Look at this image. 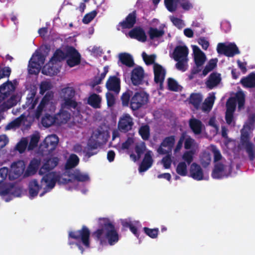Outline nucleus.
<instances>
[{
    "instance_id": "obj_1",
    "label": "nucleus",
    "mask_w": 255,
    "mask_h": 255,
    "mask_svg": "<svg viewBox=\"0 0 255 255\" xmlns=\"http://www.w3.org/2000/svg\"><path fill=\"white\" fill-rule=\"evenodd\" d=\"M98 223L99 228L93 233L95 239L101 245L114 246L117 244L120 236L113 222L109 218H99Z\"/></svg>"
},
{
    "instance_id": "obj_60",
    "label": "nucleus",
    "mask_w": 255,
    "mask_h": 255,
    "mask_svg": "<svg viewBox=\"0 0 255 255\" xmlns=\"http://www.w3.org/2000/svg\"><path fill=\"white\" fill-rule=\"evenodd\" d=\"M185 137L186 133H182L181 136H180L179 139L178 141V142L176 145L175 148L174 149L175 152H177L181 149V148L182 147L183 142L185 139Z\"/></svg>"
},
{
    "instance_id": "obj_62",
    "label": "nucleus",
    "mask_w": 255,
    "mask_h": 255,
    "mask_svg": "<svg viewBox=\"0 0 255 255\" xmlns=\"http://www.w3.org/2000/svg\"><path fill=\"white\" fill-rule=\"evenodd\" d=\"M106 97L108 106H113L115 104V98L114 95L110 92H108L106 94Z\"/></svg>"
},
{
    "instance_id": "obj_15",
    "label": "nucleus",
    "mask_w": 255,
    "mask_h": 255,
    "mask_svg": "<svg viewBox=\"0 0 255 255\" xmlns=\"http://www.w3.org/2000/svg\"><path fill=\"white\" fill-rule=\"evenodd\" d=\"M144 78V70L141 67L134 68L131 74V80L132 84L138 86L142 84Z\"/></svg>"
},
{
    "instance_id": "obj_32",
    "label": "nucleus",
    "mask_w": 255,
    "mask_h": 255,
    "mask_svg": "<svg viewBox=\"0 0 255 255\" xmlns=\"http://www.w3.org/2000/svg\"><path fill=\"white\" fill-rule=\"evenodd\" d=\"M165 34L163 29H158L156 28L150 27L148 31V34L151 40L162 37Z\"/></svg>"
},
{
    "instance_id": "obj_44",
    "label": "nucleus",
    "mask_w": 255,
    "mask_h": 255,
    "mask_svg": "<svg viewBox=\"0 0 255 255\" xmlns=\"http://www.w3.org/2000/svg\"><path fill=\"white\" fill-rule=\"evenodd\" d=\"M108 72V67L104 68V72L102 73L100 76H95L92 82V86L95 87L101 83L103 80L105 78L106 74Z\"/></svg>"
},
{
    "instance_id": "obj_17",
    "label": "nucleus",
    "mask_w": 255,
    "mask_h": 255,
    "mask_svg": "<svg viewBox=\"0 0 255 255\" xmlns=\"http://www.w3.org/2000/svg\"><path fill=\"white\" fill-rule=\"evenodd\" d=\"M153 162V160L152 157V151L148 150L144 154L143 159L139 166V172H143L147 170L152 166Z\"/></svg>"
},
{
    "instance_id": "obj_46",
    "label": "nucleus",
    "mask_w": 255,
    "mask_h": 255,
    "mask_svg": "<svg viewBox=\"0 0 255 255\" xmlns=\"http://www.w3.org/2000/svg\"><path fill=\"white\" fill-rule=\"evenodd\" d=\"M227 110L226 112L234 113L236 108V99L230 98L226 103Z\"/></svg>"
},
{
    "instance_id": "obj_5",
    "label": "nucleus",
    "mask_w": 255,
    "mask_h": 255,
    "mask_svg": "<svg viewBox=\"0 0 255 255\" xmlns=\"http://www.w3.org/2000/svg\"><path fill=\"white\" fill-rule=\"evenodd\" d=\"M58 142L59 138L56 135H48L41 143L39 148L43 153L50 154L55 149Z\"/></svg>"
},
{
    "instance_id": "obj_52",
    "label": "nucleus",
    "mask_w": 255,
    "mask_h": 255,
    "mask_svg": "<svg viewBox=\"0 0 255 255\" xmlns=\"http://www.w3.org/2000/svg\"><path fill=\"white\" fill-rule=\"evenodd\" d=\"M39 140V135L36 134L33 135L31 136L29 144L28 145V150H31L34 149L37 146Z\"/></svg>"
},
{
    "instance_id": "obj_9",
    "label": "nucleus",
    "mask_w": 255,
    "mask_h": 255,
    "mask_svg": "<svg viewBox=\"0 0 255 255\" xmlns=\"http://www.w3.org/2000/svg\"><path fill=\"white\" fill-rule=\"evenodd\" d=\"M67 65L73 67L79 65L81 62V55L78 51L73 46L67 47Z\"/></svg>"
},
{
    "instance_id": "obj_19",
    "label": "nucleus",
    "mask_w": 255,
    "mask_h": 255,
    "mask_svg": "<svg viewBox=\"0 0 255 255\" xmlns=\"http://www.w3.org/2000/svg\"><path fill=\"white\" fill-rule=\"evenodd\" d=\"M128 35L130 38L142 42H145L147 40V36L144 30L140 27H135L131 29L128 32Z\"/></svg>"
},
{
    "instance_id": "obj_36",
    "label": "nucleus",
    "mask_w": 255,
    "mask_h": 255,
    "mask_svg": "<svg viewBox=\"0 0 255 255\" xmlns=\"http://www.w3.org/2000/svg\"><path fill=\"white\" fill-rule=\"evenodd\" d=\"M41 66L35 63V61L31 58L29 61L28 73L30 74H38L40 71Z\"/></svg>"
},
{
    "instance_id": "obj_63",
    "label": "nucleus",
    "mask_w": 255,
    "mask_h": 255,
    "mask_svg": "<svg viewBox=\"0 0 255 255\" xmlns=\"http://www.w3.org/2000/svg\"><path fill=\"white\" fill-rule=\"evenodd\" d=\"M11 73V69L9 67H5L0 69V80L4 77H8Z\"/></svg>"
},
{
    "instance_id": "obj_57",
    "label": "nucleus",
    "mask_w": 255,
    "mask_h": 255,
    "mask_svg": "<svg viewBox=\"0 0 255 255\" xmlns=\"http://www.w3.org/2000/svg\"><path fill=\"white\" fill-rule=\"evenodd\" d=\"M167 154L163 157L161 160V162L163 165L164 168L168 169L171 167L172 159L170 154L167 153Z\"/></svg>"
},
{
    "instance_id": "obj_48",
    "label": "nucleus",
    "mask_w": 255,
    "mask_h": 255,
    "mask_svg": "<svg viewBox=\"0 0 255 255\" xmlns=\"http://www.w3.org/2000/svg\"><path fill=\"white\" fill-rule=\"evenodd\" d=\"M45 58V55L37 52L36 54H33L31 58L35 61V63L41 67L44 64Z\"/></svg>"
},
{
    "instance_id": "obj_53",
    "label": "nucleus",
    "mask_w": 255,
    "mask_h": 255,
    "mask_svg": "<svg viewBox=\"0 0 255 255\" xmlns=\"http://www.w3.org/2000/svg\"><path fill=\"white\" fill-rule=\"evenodd\" d=\"M27 144V140L23 138L16 144L15 149L18 151L20 153H22L25 150Z\"/></svg>"
},
{
    "instance_id": "obj_43",
    "label": "nucleus",
    "mask_w": 255,
    "mask_h": 255,
    "mask_svg": "<svg viewBox=\"0 0 255 255\" xmlns=\"http://www.w3.org/2000/svg\"><path fill=\"white\" fill-rule=\"evenodd\" d=\"M63 94V100L73 99L75 95V91L72 87H66L62 90Z\"/></svg>"
},
{
    "instance_id": "obj_55",
    "label": "nucleus",
    "mask_w": 255,
    "mask_h": 255,
    "mask_svg": "<svg viewBox=\"0 0 255 255\" xmlns=\"http://www.w3.org/2000/svg\"><path fill=\"white\" fill-rule=\"evenodd\" d=\"M97 14V12L95 10L87 13L84 16L82 22L85 24H88L96 16Z\"/></svg>"
},
{
    "instance_id": "obj_40",
    "label": "nucleus",
    "mask_w": 255,
    "mask_h": 255,
    "mask_svg": "<svg viewBox=\"0 0 255 255\" xmlns=\"http://www.w3.org/2000/svg\"><path fill=\"white\" fill-rule=\"evenodd\" d=\"M217 62L218 60L216 58L210 60L203 69L202 74L206 76L209 72L213 70L217 66Z\"/></svg>"
},
{
    "instance_id": "obj_61",
    "label": "nucleus",
    "mask_w": 255,
    "mask_h": 255,
    "mask_svg": "<svg viewBox=\"0 0 255 255\" xmlns=\"http://www.w3.org/2000/svg\"><path fill=\"white\" fill-rule=\"evenodd\" d=\"M92 137L94 138V139L98 140V141H99V142L102 143V142L103 141V138H104V132L101 131L100 130H95L91 135Z\"/></svg>"
},
{
    "instance_id": "obj_30",
    "label": "nucleus",
    "mask_w": 255,
    "mask_h": 255,
    "mask_svg": "<svg viewBox=\"0 0 255 255\" xmlns=\"http://www.w3.org/2000/svg\"><path fill=\"white\" fill-rule=\"evenodd\" d=\"M67 57V48L66 52H63L60 49H57L53 54V56L51 58L50 61L54 63L57 62H61Z\"/></svg>"
},
{
    "instance_id": "obj_4",
    "label": "nucleus",
    "mask_w": 255,
    "mask_h": 255,
    "mask_svg": "<svg viewBox=\"0 0 255 255\" xmlns=\"http://www.w3.org/2000/svg\"><path fill=\"white\" fill-rule=\"evenodd\" d=\"M148 101V95L145 92H137L130 99V108L135 111L146 105Z\"/></svg>"
},
{
    "instance_id": "obj_20",
    "label": "nucleus",
    "mask_w": 255,
    "mask_h": 255,
    "mask_svg": "<svg viewBox=\"0 0 255 255\" xmlns=\"http://www.w3.org/2000/svg\"><path fill=\"white\" fill-rule=\"evenodd\" d=\"M55 116L56 125L58 126L67 123L71 118L70 113L63 109H60L59 112L55 115Z\"/></svg>"
},
{
    "instance_id": "obj_56",
    "label": "nucleus",
    "mask_w": 255,
    "mask_h": 255,
    "mask_svg": "<svg viewBox=\"0 0 255 255\" xmlns=\"http://www.w3.org/2000/svg\"><path fill=\"white\" fill-rule=\"evenodd\" d=\"M168 88L170 91L175 92L177 91L178 90V85L176 81L171 78H168Z\"/></svg>"
},
{
    "instance_id": "obj_38",
    "label": "nucleus",
    "mask_w": 255,
    "mask_h": 255,
    "mask_svg": "<svg viewBox=\"0 0 255 255\" xmlns=\"http://www.w3.org/2000/svg\"><path fill=\"white\" fill-rule=\"evenodd\" d=\"M69 176L75 180L79 182H85L89 180L90 178L88 174H82L80 172H75L69 174Z\"/></svg>"
},
{
    "instance_id": "obj_26",
    "label": "nucleus",
    "mask_w": 255,
    "mask_h": 255,
    "mask_svg": "<svg viewBox=\"0 0 255 255\" xmlns=\"http://www.w3.org/2000/svg\"><path fill=\"white\" fill-rule=\"evenodd\" d=\"M40 161L37 159H33L30 162L26 170L24 173L25 176H29L34 175L37 171Z\"/></svg>"
},
{
    "instance_id": "obj_16",
    "label": "nucleus",
    "mask_w": 255,
    "mask_h": 255,
    "mask_svg": "<svg viewBox=\"0 0 255 255\" xmlns=\"http://www.w3.org/2000/svg\"><path fill=\"white\" fill-rule=\"evenodd\" d=\"M58 161V158L56 157L47 159L39 169V174L45 175L50 173L49 171L57 165Z\"/></svg>"
},
{
    "instance_id": "obj_42",
    "label": "nucleus",
    "mask_w": 255,
    "mask_h": 255,
    "mask_svg": "<svg viewBox=\"0 0 255 255\" xmlns=\"http://www.w3.org/2000/svg\"><path fill=\"white\" fill-rule=\"evenodd\" d=\"M177 173L182 176H186L187 174V166L185 162H179L176 167Z\"/></svg>"
},
{
    "instance_id": "obj_34",
    "label": "nucleus",
    "mask_w": 255,
    "mask_h": 255,
    "mask_svg": "<svg viewBox=\"0 0 255 255\" xmlns=\"http://www.w3.org/2000/svg\"><path fill=\"white\" fill-rule=\"evenodd\" d=\"M79 162L78 157L74 154H72L69 159L67 160L65 164V168L66 169H72L76 166Z\"/></svg>"
},
{
    "instance_id": "obj_8",
    "label": "nucleus",
    "mask_w": 255,
    "mask_h": 255,
    "mask_svg": "<svg viewBox=\"0 0 255 255\" xmlns=\"http://www.w3.org/2000/svg\"><path fill=\"white\" fill-rule=\"evenodd\" d=\"M241 142L242 146L245 149L250 160L253 161L255 158L254 145L250 141L249 135L247 132L242 133Z\"/></svg>"
},
{
    "instance_id": "obj_58",
    "label": "nucleus",
    "mask_w": 255,
    "mask_h": 255,
    "mask_svg": "<svg viewBox=\"0 0 255 255\" xmlns=\"http://www.w3.org/2000/svg\"><path fill=\"white\" fill-rule=\"evenodd\" d=\"M40 94L43 95L46 91L51 89V84L49 82L47 81H43L40 85Z\"/></svg>"
},
{
    "instance_id": "obj_24",
    "label": "nucleus",
    "mask_w": 255,
    "mask_h": 255,
    "mask_svg": "<svg viewBox=\"0 0 255 255\" xmlns=\"http://www.w3.org/2000/svg\"><path fill=\"white\" fill-rule=\"evenodd\" d=\"M221 81V75L216 72L211 73L206 82V85L210 89H212L214 87L218 85Z\"/></svg>"
},
{
    "instance_id": "obj_64",
    "label": "nucleus",
    "mask_w": 255,
    "mask_h": 255,
    "mask_svg": "<svg viewBox=\"0 0 255 255\" xmlns=\"http://www.w3.org/2000/svg\"><path fill=\"white\" fill-rule=\"evenodd\" d=\"M8 173V168L2 167L0 169V184L6 179Z\"/></svg>"
},
{
    "instance_id": "obj_25",
    "label": "nucleus",
    "mask_w": 255,
    "mask_h": 255,
    "mask_svg": "<svg viewBox=\"0 0 255 255\" xmlns=\"http://www.w3.org/2000/svg\"><path fill=\"white\" fill-rule=\"evenodd\" d=\"M240 83L245 88H255V73L252 72L241 79Z\"/></svg>"
},
{
    "instance_id": "obj_59",
    "label": "nucleus",
    "mask_w": 255,
    "mask_h": 255,
    "mask_svg": "<svg viewBox=\"0 0 255 255\" xmlns=\"http://www.w3.org/2000/svg\"><path fill=\"white\" fill-rule=\"evenodd\" d=\"M174 0H164L165 5L168 9L170 12H174L176 10L177 6L174 3Z\"/></svg>"
},
{
    "instance_id": "obj_11",
    "label": "nucleus",
    "mask_w": 255,
    "mask_h": 255,
    "mask_svg": "<svg viewBox=\"0 0 255 255\" xmlns=\"http://www.w3.org/2000/svg\"><path fill=\"white\" fill-rule=\"evenodd\" d=\"M133 119L128 114H125L120 118L118 123V129L124 133L130 130L133 126Z\"/></svg>"
},
{
    "instance_id": "obj_21",
    "label": "nucleus",
    "mask_w": 255,
    "mask_h": 255,
    "mask_svg": "<svg viewBox=\"0 0 255 255\" xmlns=\"http://www.w3.org/2000/svg\"><path fill=\"white\" fill-rule=\"evenodd\" d=\"M190 176L195 180H201L203 179L204 174L201 166L196 163H193L190 169Z\"/></svg>"
},
{
    "instance_id": "obj_3",
    "label": "nucleus",
    "mask_w": 255,
    "mask_h": 255,
    "mask_svg": "<svg viewBox=\"0 0 255 255\" xmlns=\"http://www.w3.org/2000/svg\"><path fill=\"white\" fill-rule=\"evenodd\" d=\"M90 231L86 226H83L81 229L77 231L69 232L68 238L74 239L77 241H80L87 248L90 245Z\"/></svg>"
},
{
    "instance_id": "obj_45",
    "label": "nucleus",
    "mask_w": 255,
    "mask_h": 255,
    "mask_svg": "<svg viewBox=\"0 0 255 255\" xmlns=\"http://www.w3.org/2000/svg\"><path fill=\"white\" fill-rule=\"evenodd\" d=\"M236 102L238 103V108L241 109L244 108L245 103V95L243 92H238L236 95Z\"/></svg>"
},
{
    "instance_id": "obj_28",
    "label": "nucleus",
    "mask_w": 255,
    "mask_h": 255,
    "mask_svg": "<svg viewBox=\"0 0 255 255\" xmlns=\"http://www.w3.org/2000/svg\"><path fill=\"white\" fill-rule=\"evenodd\" d=\"M119 60L121 63L128 67H131L134 65L133 59L128 53H123L119 54Z\"/></svg>"
},
{
    "instance_id": "obj_33",
    "label": "nucleus",
    "mask_w": 255,
    "mask_h": 255,
    "mask_svg": "<svg viewBox=\"0 0 255 255\" xmlns=\"http://www.w3.org/2000/svg\"><path fill=\"white\" fill-rule=\"evenodd\" d=\"M16 103L15 101L14 97H11L8 99L6 101L3 102L0 104V114L10 109L16 105Z\"/></svg>"
},
{
    "instance_id": "obj_13",
    "label": "nucleus",
    "mask_w": 255,
    "mask_h": 255,
    "mask_svg": "<svg viewBox=\"0 0 255 255\" xmlns=\"http://www.w3.org/2000/svg\"><path fill=\"white\" fill-rule=\"evenodd\" d=\"M106 87L109 91L119 94L121 90V79L117 76H111L106 83Z\"/></svg>"
},
{
    "instance_id": "obj_39",
    "label": "nucleus",
    "mask_w": 255,
    "mask_h": 255,
    "mask_svg": "<svg viewBox=\"0 0 255 255\" xmlns=\"http://www.w3.org/2000/svg\"><path fill=\"white\" fill-rule=\"evenodd\" d=\"M64 108L72 110H76L79 112L78 110V103L75 99H67L64 100Z\"/></svg>"
},
{
    "instance_id": "obj_47",
    "label": "nucleus",
    "mask_w": 255,
    "mask_h": 255,
    "mask_svg": "<svg viewBox=\"0 0 255 255\" xmlns=\"http://www.w3.org/2000/svg\"><path fill=\"white\" fill-rule=\"evenodd\" d=\"M143 230L147 236L152 239H156L159 233L158 228L150 229L148 227H144Z\"/></svg>"
},
{
    "instance_id": "obj_23",
    "label": "nucleus",
    "mask_w": 255,
    "mask_h": 255,
    "mask_svg": "<svg viewBox=\"0 0 255 255\" xmlns=\"http://www.w3.org/2000/svg\"><path fill=\"white\" fill-rule=\"evenodd\" d=\"M189 125L195 134L199 135L201 133L203 124L200 120L195 118L191 119L189 121Z\"/></svg>"
},
{
    "instance_id": "obj_51",
    "label": "nucleus",
    "mask_w": 255,
    "mask_h": 255,
    "mask_svg": "<svg viewBox=\"0 0 255 255\" xmlns=\"http://www.w3.org/2000/svg\"><path fill=\"white\" fill-rule=\"evenodd\" d=\"M100 145L101 143L91 136L88 140L87 148L89 150L96 149L100 146Z\"/></svg>"
},
{
    "instance_id": "obj_27",
    "label": "nucleus",
    "mask_w": 255,
    "mask_h": 255,
    "mask_svg": "<svg viewBox=\"0 0 255 255\" xmlns=\"http://www.w3.org/2000/svg\"><path fill=\"white\" fill-rule=\"evenodd\" d=\"M102 99L101 97L95 93L91 94L88 98L87 103L95 109L101 108Z\"/></svg>"
},
{
    "instance_id": "obj_29",
    "label": "nucleus",
    "mask_w": 255,
    "mask_h": 255,
    "mask_svg": "<svg viewBox=\"0 0 255 255\" xmlns=\"http://www.w3.org/2000/svg\"><path fill=\"white\" fill-rule=\"evenodd\" d=\"M41 124L45 128H49L52 125H56L55 116L49 114H45L41 119Z\"/></svg>"
},
{
    "instance_id": "obj_2",
    "label": "nucleus",
    "mask_w": 255,
    "mask_h": 255,
    "mask_svg": "<svg viewBox=\"0 0 255 255\" xmlns=\"http://www.w3.org/2000/svg\"><path fill=\"white\" fill-rule=\"evenodd\" d=\"M57 177L53 173H49L44 175L41 179V184H39L38 181L35 179L30 180L28 184V190L29 196L33 198L37 196L39 191L43 187V184H45L43 187V191L40 194V196H43L46 193L49 192L53 189L57 181Z\"/></svg>"
},
{
    "instance_id": "obj_31",
    "label": "nucleus",
    "mask_w": 255,
    "mask_h": 255,
    "mask_svg": "<svg viewBox=\"0 0 255 255\" xmlns=\"http://www.w3.org/2000/svg\"><path fill=\"white\" fill-rule=\"evenodd\" d=\"M202 101V97L199 93H192L189 97V103L191 104L196 109H198Z\"/></svg>"
},
{
    "instance_id": "obj_49",
    "label": "nucleus",
    "mask_w": 255,
    "mask_h": 255,
    "mask_svg": "<svg viewBox=\"0 0 255 255\" xmlns=\"http://www.w3.org/2000/svg\"><path fill=\"white\" fill-rule=\"evenodd\" d=\"M206 56L204 53L194 56V60L197 67H201L206 61Z\"/></svg>"
},
{
    "instance_id": "obj_50",
    "label": "nucleus",
    "mask_w": 255,
    "mask_h": 255,
    "mask_svg": "<svg viewBox=\"0 0 255 255\" xmlns=\"http://www.w3.org/2000/svg\"><path fill=\"white\" fill-rule=\"evenodd\" d=\"M142 57L143 61L147 65H150L151 64H154L156 56L155 55H148L145 52H143L142 53Z\"/></svg>"
},
{
    "instance_id": "obj_14",
    "label": "nucleus",
    "mask_w": 255,
    "mask_h": 255,
    "mask_svg": "<svg viewBox=\"0 0 255 255\" xmlns=\"http://www.w3.org/2000/svg\"><path fill=\"white\" fill-rule=\"evenodd\" d=\"M136 11L133 10L127 16L125 20L119 22L118 26L121 27L122 29H130L136 23Z\"/></svg>"
},
{
    "instance_id": "obj_41",
    "label": "nucleus",
    "mask_w": 255,
    "mask_h": 255,
    "mask_svg": "<svg viewBox=\"0 0 255 255\" xmlns=\"http://www.w3.org/2000/svg\"><path fill=\"white\" fill-rule=\"evenodd\" d=\"M138 132L143 140H148L150 136V128L149 126L147 125L142 126L139 128Z\"/></svg>"
},
{
    "instance_id": "obj_6",
    "label": "nucleus",
    "mask_w": 255,
    "mask_h": 255,
    "mask_svg": "<svg viewBox=\"0 0 255 255\" xmlns=\"http://www.w3.org/2000/svg\"><path fill=\"white\" fill-rule=\"evenodd\" d=\"M232 172L231 165H224L222 163H217L212 171L211 176L214 179H220L229 177Z\"/></svg>"
},
{
    "instance_id": "obj_12",
    "label": "nucleus",
    "mask_w": 255,
    "mask_h": 255,
    "mask_svg": "<svg viewBox=\"0 0 255 255\" xmlns=\"http://www.w3.org/2000/svg\"><path fill=\"white\" fill-rule=\"evenodd\" d=\"M154 81L156 84H159L160 89H163V82L165 79L166 71L163 67L158 63L153 65Z\"/></svg>"
},
{
    "instance_id": "obj_54",
    "label": "nucleus",
    "mask_w": 255,
    "mask_h": 255,
    "mask_svg": "<svg viewBox=\"0 0 255 255\" xmlns=\"http://www.w3.org/2000/svg\"><path fill=\"white\" fill-rule=\"evenodd\" d=\"M194 152L193 150L186 151L182 155V159L189 165L193 160Z\"/></svg>"
},
{
    "instance_id": "obj_22",
    "label": "nucleus",
    "mask_w": 255,
    "mask_h": 255,
    "mask_svg": "<svg viewBox=\"0 0 255 255\" xmlns=\"http://www.w3.org/2000/svg\"><path fill=\"white\" fill-rule=\"evenodd\" d=\"M14 86L10 81H7L0 86V104L7 97L9 90H14Z\"/></svg>"
},
{
    "instance_id": "obj_7",
    "label": "nucleus",
    "mask_w": 255,
    "mask_h": 255,
    "mask_svg": "<svg viewBox=\"0 0 255 255\" xmlns=\"http://www.w3.org/2000/svg\"><path fill=\"white\" fill-rule=\"evenodd\" d=\"M217 51L219 54H224L229 57H232L240 53L238 47L235 43H230L228 45L224 43H219L217 45Z\"/></svg>"
},
{
    "instance_id": "obj_35",
    "label": "nucleus",
    "mask_w": 255,
    "mask_h": 255,
    "mask_svg": "<svg viewBox=\"0 0 255 255\" xmlns=\"http://www.w3.org/2000/svg\"><path fill=\"white\" fill-rule=\"evenodd\" d=\"M133 92L130 90H127L123 93L121 97L122 104L123 107H128L130 106V99Z\"/></svg>"
},
{
    "instance_id": "obj_10",
    "label": "nucleus",
    "mask_w": 255,
    "mask_h": 255,
    "mask_svg": "<svg viewBox=\"0 0 255 255\" xmlns=\"http://www.w3.org/2000/svg\"><path fill=\"white\" fill-rule=\"evenodd\" d=\"M175 142V136L170 135L165 137L162 140L157 152L160 154H165L171 152Z\"/></svg>"
},
{
    "instance_id": "obj_18",
    "label": "nucleus",
    "mask_w": 255,
    "mask_h": 255,
    "mask_svg": "<svg viewBox=\"0 0 255 255\" xmlns=\"http://www.w3.org/2000/svg\"><path fill=\"white\" fill-rule=\"evenodd\" d=\"M189 50L186 45H177L173 52V58L174 60L179 59L188 58Z\"/></svg>"
},
{
    "instance_id": "obj_37",
    "label": "nucleus",
    "mask_w": 255,
    "mask_h": 255,
    "mask_svg": "<svg viewBox=\"0 0 255 255\" xmlns=\"http://www.w3.org/2000/svg\"><path fill=\"white\" fill-rule=\"evenodd\" d=\"M177 62L175 64L176 68L181 72H185L188 69V58L179 59V60H175Z\"/></svg>"
}]
</instances>
